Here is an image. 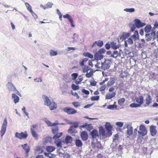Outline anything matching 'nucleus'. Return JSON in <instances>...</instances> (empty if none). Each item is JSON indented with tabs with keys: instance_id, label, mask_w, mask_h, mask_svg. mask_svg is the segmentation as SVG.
<instances>
[{
	"instance_id": "1",
	"label": "nucleus",
	"mask_w": 158,
	"mask_h": 158,
	"mask_svg": "<svg viewBox=\"0 0 158 158\" xmlns=\"http://www.w3.org/2000/svg\"><path fill=\"white\" fill-rule=\"evenodd\" d=\"M28 136V134L26 131L24 132H21L19 133L17 132L15 134V137L20 139H26Z\"/></svg>"
},
{
	"instance_id": "2",
	"label": "nucleus",
	"mask_w": 158,
	"mask_h": 158,
	"mask_svg": "<svg viewBox=\"0 0 158 158\" xmlns=\"http://www.w3.org/2000/svg\"><path fill=\"white\" fill-rule=\"evenodd\" d=\"M139 131H138L139 134L143 136L147 134V130L146 127L143 125H141L139 127Z\"/></svg>"
},
{
	"instance_id": "3",
	"label": "nucleus",
	"mask_w": 158,
	"mask_h": 158,
	"mask_svg": "<svg viewBox=\"0 0 158 158\" xmlns=\"http://www.w3.org/2000/svg\"><path fill=\"white\" fill-rule=\"evenodd\" d=\"M156 33L154 30H152L150 33H146L145 37L147 41H150L152 38H154L155 37Z\"/></svg>"
},
{
	"instance_id": "4",
	"label": "nucleus",
	"mask_w": 158,
	"mask_h": 158,
	"mask_svg": "<svg viewBox=\"0 0 158 158\" xmlns=\"http://www.w3.org/2000/svg\"><path fill=\"white\" fill-rule=\"evenodd\" d=\"M7 121L6 118H5L3 122L1 129L0 131L1 136L2 137L5 134L6 131V128L7 125Z\"/></svg>"
},
{
	"instance_id": "5",
	"label": "nucleus",
	"mask_w": 158,
	"mask_h": 158,
	"mask_svg": "<svg viewBox=\"0 0 158 158\" xmlns=\"http://www.w3.org/2000/svg\"><path fill=\"white\" fill-rule=\"evenodd\" d=\"M123 53V51L121 49L114 50L113 51L111 57L113 58H116L117 57L121 56V55Z\"/></svg>"
},
{
	"instance_id": "6",
	"label": "nucleus",
	"mask_w": 158,
	"mask_h": 158,
	"mask_svg": "<svg viewBox=\"0 0 158 158\" xmlns=\"http://www.w3.org/2000/svg\"><path fill=\"white\" fill-rule=\"evenodd\" d=\"M63 110L69 114H73L77 113V111L76 110H74L73 108L71 107H66L63 109Z\"/></svg>"
},
{
	"instance_id": "7",
	"label": "nucleus",
	"mask_w": 158,
	"mask_h": 158,
	"mask_svg": "<svg viewBox=\"0 0 158 158\" xmlns=\"http://www.w3.org/2000/svg\"><path fill=\"white\" fill-rule=\"evenodd\" d=\"M110 64L111 62L109 60H105L104 62H102V70H105L109 69L110 66Z\"/></svg>"
},
{
	"instance_id": "8",
	"label": "nucleus",
	"mask_w": 158,
	"mask_h": 158,
	"mask_svg": "<svg viewBox=\"0 0 158 158\" xmlns=\"http://www.w3.org/2000/svg\"><path fill=\"white\" fill-rule=\"evenodd\" d=\"M91 146L93 148L97 147V148H101V143L97 140V139L94 140L92 139L91 142Z\"/></svg>"
},
{
	"instance_id": "9",
	"label": "nucleus",
	"mask_w": 158,
	"mask_h": 158,
	"mask_svg": "<svg viewBox=\"0 0 158 158\" xmlns=\"http://www.w3.org/2000/svg\"><path fill=\"white\" fill-rule=\"evenodd\" d=\"M74 125L71 126L69 128L68 130L69 133L72 134L75 132H76L75 129V128L78 127L79 124L78 123H74Z\"/></svg>"
},
{
	"instance_id": "10",
	"label": "nucleus",
	"mask_w": 158,
	"mask_h": 158,
	"mask_svg": "<svg viewBox=\"0 0 158 158\" xmlns=\"http://www.w3.org/2000/svg\"><path fill=\"white\" fill-rule=\"evenodd\" d=\"M135 25L137 28H140L145 26L146 24L145 23L141 22L140 20L136 19H135Z\"/></svg>"
},
{
	"instance_id": "11",
	"label": "nucleus",
	"mask_w": 158,
	"mask_h": 158,
	"mask_svg": "<svg viewBox=\"0 0 158 158\" xmlns=\"http://www.w3.org/2000/svg\"><path fill=\"white\" fill-rule=\"evenodd\" d=\"M106 130L108 131V134L110 135H111L112 134L111 131L112 129V126L109 123H107L105 125Z\"/></svg>"
},
{
	"instance_id": "12",
	"label": "nucleus",
	"mask_w": 158,
	"mask_h": 158,
	"mask_svg": "<svg viewBox=\"0 0 158 158\" xmlns=\"http://www.w3.org/2000/svg\"><path fill=\"white\" fill-rule=\"evenodd\" d=\"M91 135L93 138L92 139H94V140H95V139H97V138H98L99 137L98 131L96 130L92 131L91 132Z\"/></svg>"
},
{
	"instance_id": "13",
	"label": "nucleus",
	"mask_w": 158,
	"mask_h": 158,
	"mask_svg": "<svg viewBox=\"0 0 158 158\" xmlns=\"http://www.w3.org/2000/svg\"><path fill=\"white\" fill-rule=\"evenodd\" d=\"M150 131L151 135L153 136H155L157 132L156 129V127L153 126H151L150 128Z\"/></svg>"
},
{
	"instance_id": "14",
	"label": "nucleus",
	"mask_w": 158,
	"mask_h": 158,
	"mask_svg": "<svg viewBox=\"0 0 158 158\" xmlns=\"http://www.w3.org/2000/svg\"><path fill=\"white\" fill-rule=\"evenodd\" d=\"M43 98L44 100V105L48 106L52 102L49 98L45 95L43 96Z\"/></svg>"
},
{
	"instance_id": "15",
	"label": "nucleus",
	"mask_w": 158,
	"mask_h": 158,
	"mask_svg": "<svg viewBox=\"0 0 158 158\" xmlns=\"http://www.w3.org/2000/svg\"><path fill=\"white\" fill-rule=\"evenodd\" d=\"M25 5L27 10L31 12V15H34V14L35 15L36 17L37 15L32 10V7L27 2H25Z\"/></svg>"
},
{
	"instance_id": "16",
	"label": "nucleus",
	"mask_w": 158,
	"mask_h": 158,
	"mask_svg": "<svg viewBox=\"0 0 158 158\" xmlns=\"http://www.w3.org/2000/svg\"><path fill=\"white\" fill-rule=\"evenodd\" d=\"M116 77H113L110 78V80L108 82L107 85L108 87H110L113 85L117 81Z\"/></svg>"
},
{
	"instance_id": "17",
	"label": "nucleus",
	"mask_w": 158,
	"mask_h": 158,
	"mask_svg": "<svg viewBox=\"0 0 158 158\" xmlns=\"http://www.w3.org/2000/svg\"><path fill=\"white\" fill-rule=\"evenodd\" d=\"M43 120L49 127L55 126L58 124V123H51L49 120L46 118H44Z\"/></svg>"
},
{
	"instance_id": "18",
	"label": "nucleus",
	"mask_w": 158,
	"mask_h": 158,
	"mask_svg": "<svg viewBox=\"0 0 158 158\" xmlns=\"http://www.w3.org/2000/svg\"><path fill=\"white\" fill-rule=\"evenodd\" d=\"M110 45L111 48L114 50L120 49L119 48L120 47V44H117L116 43L114 42H112L110 43Z\"/></svg>"
},
{
	"instance_id": "19",
	"label": "nucleus",
	"mask_w": 158,
	"mask_h": 158,
	"mask_svg": "<svg viewBox=\"0 0 158 158\" xmlns=\"http://www.w3.org/2000/svg\"><path fill=\"white\" fill-rule=\"evenodd\" d=\"M7 87L9 91H14L16 90V88L14 85L10 82H8L7 85Z\"/></svg>"
},
{
	"instance_id": "20",
	"label": "nucleus",
	"mask_w": 158,
	"mask_h": 158,
	"mask_svg": "<svg viewBox=\"0 0 158 158\" xmlns=\"http://www.w3.org/2000/svg\"><path fill=\"white\" fill-rule=\"evenodd\" d=\"M116 93L115 92H113L112 93H109L106 94V99H110L112 98H113L116 95Z\"/></svg>"
},
{
	"instance_id": "21",
	"label": "nucleus",
	"mask_w": 158,
	"mask_h": 158,
	"mask_svg": "<svg viewBox=\"0 0 158 158\" xmlns=\"http://www.w3.org/2000/svg\"><path fill=\"white\" fill-rule=\"evenodd\" d=\"M81 137L83 140H86L88 138V136L87 132L85 131H82L81 133Z\"/></svg>"
},
{
	"instance_id": "22",
	"label": "nucleus",
	"mask_w": 158,
	"mask_h": 158,
	"mask_svg": "<svg viewBox=\"0 0 158 158\" xmlns=\"http://www.w3.org/2000/svg\"><path fill=\"white\" fill-rule=\"evenodd\" d=\"M127 128V134L128 135H131L133 133V127L130 125H127L126 126Z\"/></svg>"
},
{
	"instance_id": "23",
	"label": "nucleus",
	"mask_w": 158,
	"mask_h": 158,
	"mask_svg": "<svg viewBox=\"0 0 158 158\" xmlns=\"http://www.w3.org/2000/svg\"><path fill=\"white\" fill-rule=\"evenodd\" d=\"M136 102L138 104H140V106H141L143 103V97L140 96L138 98H135Z\"/></svg>"
},
{
	"instance_id": "24",
	"label": "nucleus",
	"mask_w": 158,
	"mask_h": 158,
	"mask_svg": "<svg viewBox=\"0 0 158 158\" xmlns=\"http://www.w3.org/2000/svg\"><path fill=\"white\" fill-rule=\"evenodd\" d=\"M12 98L15 104L18 102L19 100V97L15 94H12Z\"/></svg>"
},
{
	"instance_id": "25",
	"label": "nucleus",
	"mask_w": 158,
	"mask_h": 158,
	"mask_svg": "<svg viewBox=\"0 0 158 158\" xmlns=\"http://www.w3.org/2000/svg\"><path fill=\"white\" fill-rule=\"evenodd\" d=\"M48 106H49L50 110H52L54 109H56L57 108L56 103L53 101H52L50 104Z\"/></svg>"
},
{
	"instance_id": "26",
	"label": "nucleus",
	"mask_w": 158,
	"mask_h": 158,
	"mask_svg": "<svg viewBox=\"0 0 158 158\" xmlns=\"http://www.w3.org/2000/svg\"><path fill=\"white\" fill-rule=\"evenodd\" d=\"M134 41H136L139 38V34L137 31H135L134 34L131 37Z\"/></svg>"
},
{
	"instance_id": "27",
	"label": "nucleus",
	"mask_w": 158,
	"mask_h": 158,
	"mask_svg": "<svg viewBox=\"0 0 158 158\" xmlns=\"http://www.w3.org/2000/svg\"><path fill=\"white\" fill-rule=\"evenodd\" d=\"M21 146L25 151L26 152H29L30 150V147L28 146L27 144L26 143L24 144H22Z\"/></svg>"
},
{
	"instance_id": "28",
	"label": "nucleus",
	"mask_w": 158,
	"mask_h": 158,
	"mask_svg": "<svg viewBox=\"0 0 158 158\" xmlns=\"http://www.w3.org/2000/svg\"><path fill=\"white\" fill-rule=\"evenodd\" d=\"M103 58V56L96 53L94 55V58L96 60H101Z\"/></svg>"
},
{
	"instance_id": "29",
	"label": "nucleus",
	"mask_w": 158,
	"mask_h": 158,
	"mask_svg": "<svg viewBox=\"0 0 158 158\" xmlns=\"http://www.w3.org/2000/svg\"><path fill=\"white\" fill-rule=\"evenodd\" d=\"M152 27L150 25H147L144 28V31L146 33H149L151 31Z\"/></svg>"
},
{
	"instance_id": "30",
	"label": "nucleus",
	"mask_w": 158,
	"mask_h": 158,
	"mask_svg": "<svg viewBox=\"0 0 158 158\" xmlns=\"http://www.w3.org/2000/svg\"><path fill=\"white\" fill-rule=\"evenodd\" d=\"M31 131L32 136L36 139L38 138V135L36 132L32 128H31Z\"/></svg>"
},
{
	"instance_id": "31",
	"label": "nucleus",
	"mask_w": 158,
	"mask_h": 158,
	"mask_svg": "<svg viewBox=\"0 0 158 158\" xmlns=\"http://www.w3.org/2000/svg\"><path fill=\"white\" fill-rule=\"evenodd\" d=\"M130 36V33H126L125 32L123 33L121 37V39L123 40H124L128 37Z\"/></svg>"
},
{
	"instance_id": "32",
	"label": "nucleus",
	"mask_w": 158,
	"mask_h": 158,
	"mask_svg": "<svg viewBox=\"0 0 158 158\" xmlns=\"http://www.w3.org/2000/svg\"><path fill=\"white\" fill-rule=\"evenodd\" d=\"M75 144L77 147H80L82 146V143L80 139H77L75 140Z\"/></svg>"
},
{
	"instance_id": "33",
	"label": "nucleus",
	"mask_w": 158,
	"mask_h": 158,
	"mask_svg": "<svg viewBox=\"0 0 158 158\" xmlns=\"http://www.w3.org/2000/svg\"><path fill=\"white\" fill-rule=\"evenodd\" d=\"M72 141V137L69 136H67L65 138V142L67 143H71Z\"/></svg>"
},
{
	"instance_id": "34",
	"label": "nucleus",
	"mask_w": 158,
	"mask_h": 158,
	"mask_svg": "<svg viewBox=\"0 0 158 158\" xmlns=\"http://www.w3.org/2000/svg\"><path fill=\"white\" fill-rule=\"evenodd\" d=\"M152 100L150 95H149L146 99V104L149 105L151 103Z\"/></svg>"
},
{
	"instance_id": "35",
	"label": "nucleus",
	"mask_w": 158,
	"mask_h": 158,
	"mask_svg": "<svg viewBox=\"0 0 158 158\" xmlns=\"http://www.w3.org/2000/svg\"><path fill=\"white\" fill-rule=\"evenodd\" d=\"M55 148V147L52 146H48L47 147L46 149L47 151L49 152H51L54 151Z\"/></svg>"
},
{
	"instance_id": "36",
	"label": "nucleus",
	"mask_w": 158,
	"mask_h": 158,
	"mask_svg": "<svg viewBox=\"0 0 158 158\" xmlns=\"http://www.w3.org/2000/svg\"><path fill=\"white\" fill-rule=\"evenodd\" d=\"M44 154L45 156L50 158H54L55 156V155L54 154L47 153L45 152L44 153Z\"/></svg>"
},
{
	"instance_id": "37",
	"label": "nucleus",
	"mask_w": 158,
	"mask_h": 158,
	"mask_svg": "<svg viewBox=\"0 0 158 158\" xmlns=\"http://www.w3.org/2000/svg\"><path fill=\"white\" fill-rule=\"evenodd\" d=\"M95 43L99 47H101L103 44V41L101 40H98L97 41H95Z\"/></svg>"
},
{
	"instance_id": "38",
	"label": "nucleus",
	"mask_w": 158,
	"mask_h": 158,
	"mask_svg": "<svg viewBox=\"0 0 158 158\" xmlns=\"http://www.w3.org/2000/svg\"><path fill=\"white\" fill-rule=\"evenodd\" d=\"M83 78L81 76H80L79 78L77 79L75 82V83L77 85H78L82 81Z\"/></svg>"
},
{
	"instance_id": "39",
	"label": "nucleus",
	"mask_w": 158,
	"mask_h": 158,
	"mask_svg": "<svg viewBox=\"0 0 158 158\" xmlns=\"http://www.w3.org/2000/svg\"><path fill=\"white\" fill-rule=\"evenodd\" d=\"M50 55L51 56H56L57 55V52L53 51V50H50L49 52Z\"/></svg>"
},
{
	"instance_id": "40",
	"label": "nucleus",
	"mask_w": 158,
	"mask_h": 158,
	"mask_svg": "<svg viewBox=\"0 0 158 158\" xmlns=\"http://www.w3.org/2000/svg\"><path fill=\"white\" fill-rule=\"evenodd\" d=\"M95 66L96 68H100L102 69V62H97V64L95 65Z\"/></svg>"
},
{
	"instance_id": "41",
	"label": "nucleus",
	"mask_w": 158,
	"mask_h": 158,
	"mask_svg": "<svg viewBox=\"0 0 158 158\" xmlns=\"http://www.w3.org/2000/svg\"><path fill=\"white\" fill-rule=\"evenodd\" d=\"M53 4L50 2H48L45 5L46 9L48 8H51L52 6L53 5Z\"/></svg>"
},
{
	"instance_id": "42",
	"label": "nucleus",
	"mask_w": 158,
	"mask_h": 158,
	"mask_svg": "<svg viewBox=\"0 0 158 158\" xmlns=\"http://www.w3.org/2000/svg\"><path fill=\"white\" fill-rule=\"evenodd\" d=\"M129 106L132 108H135L140 106V104H138L135 103H132L130 104Z\"/></svg>"
},
{
	"instance_id": "43",
	"label": "nucleus",
	"mask_w": 158,
	"mask_h": 158,
	"mask_svg": "<svg viewBox=\"0 0 158 158\" xmlns=\"http://www.w3.org/2000/svg\"><path fill=\"white\" fill-rule=\"evenodd\" d=\"M94 73L93 70H90L89 73L87 72L86 74V76L88 78L90 77Z\"/></svg>"
},
{
	"instance_id": "44",
	"label": "nucleus",
	"mask_w": 158,
	"mask_h": 158,
	"mask_svg": "<svg viewBox=\"0 0 158 158\" xmlns=\"http://www.w3.org/2000/svg\"><path fill=\"white\" fill-rule=\"evenodd\" d=\"M124 10L127 12H133L135 11V9L133 8H126Z\"/></svg>"
},
{
	"instance_id": "45",
	"label": "nucleus",
	"mask_w": 158,
	"mask_h": 158,
	"mask_svg": "<svg viewBox=\"0 0 158 158\" xmlns=\"http://www.w3.org/2000/svg\"><path fill=\"white\" fill-rule=\"evenodd\" d=\"M86 57H88L90 58H92L93 57V55L89 52H86L83 54Z\"/></svg>"
},
{
	"instance_id": "46",
	"label": "nucleus",
	"mask_w": 158,
	"mask_h": 158,
	"mask_svg": "<svg viewBox=\"0 0 158 158\" xmlns=\"http://www.w3.org/2000/svg\"><path fill=\"white\" fill-rule=\"evenodd\" d=\"M117 106L116 105H111L107 107V108L109 109L113 110L114 108H116Z\"/></svg>"
},
{
	"instance_id": "47",
	"label": "nucleus",
	"mask_w": 158,
	"mask_h": 158,
	"mask_svg": "<svg viewBox=\"0 0 158 158\" xmlns=\"http://www.w3.org/2000/svg\"><path fill=\"white\" fill-rule=\"evenodd\" d=\"M72 88L74 90H78L79 89V85H76L74 84H73L72 85Z\"/></svg>"
},
{
	"instance_id": "48",
	"label": "nucleus",
	"mask_w": 158,
	"mask_h": 158,
	"mask_svg": "<svg viewBox=\"0 0 158 158\" xmlns=\"http://www.w3.org/2000/svg\"><path fill=\"white\" fill-rule=\"evenodd\" d=\"M125 101V99L124 98H122L118 100V104L120 105L122 103H123Z\"/></svg>"
},
{
	"instance_id": "49",
	"label": "nucleus",
	"mask_w": 158,
	"mask_h": 158,
	"mask_svg": "<svg viewBox=\"0 0 158 158\" xmlns=\"http://www.w3.org/2000/svg\"><path fill=\"white\" fill-rule=\"evenodd\" d=\"M105 131L104 129H100L99 130V134L100 136H104L105 135Z\"/></svg>"
},
{
	"instance_id": "50",
	"label": "nucleus",
	"mask_w": 158,
	"mask_h": 158,
	"mask_svg": "<svg viewBox=\"0 0 158 158\" xmlns=\"http://www.w3.org/2000/svg\"><path fill=\"white\" fill-rule=\"evenodd\" d=\"M105 49L104 48H101V49H99L98 50V51L97 53H98V54H103V53H105Z\"/></svg>"
},
{
	"instance_id": "51",
	"label": "nucleus",
	"mask_w": 158,
	"mask_h": 158,
	"mask_svg": "<svg viewBox=\"0 0 158 158\" xmlns=\"http://www.w3.org/2000/svg\"><path fill=\"white\" fill-rule=\"evenodd\" d=\"M57 146L58 147L61 148V143L60 140H57L55 141Z\"/></svg>"
},
{
	"instance_id": "52",
	"label": "nucleus",
	"mask_w": 158,
	"mask_h": 158,
	"mask_svg": "<svg viewBox=\"0 0 158 158\" xmlns=\"http://www.w3.org/2000/svg\"><path fill=\"white\" fill-rule=\"evenodd\" d=\"M99 96H92L91 98V100L93 101H97L99 100Z\"/></svg>"
},
{
	"instance_id": "53",
	"label": "nucleus",
	"mask_w": 158,
	"mask_h": 158,
	"mask_svg": "<svg viewBox=\"0 0 158 158\" xmlns=\"http://www.w3.org/2000/svg\"><path fill=\"white\" fill-rule=\"evenodd\" d=\"M135 25L133 24H131L130 25V27L131 28V30L132 32L133 31L135 30L136 28Z\"/></svg>"
},
{
	"instance_id": "54",
	"label": "nucleus",
	"mask_w": 158,
	"mask_h": 158,
	"mask_svg": "<svg viewBox=\"0 0 158 158\" xmlns=\"http://www.w3.org/2000/svg\"><path fill=\"white\" fill-rule=\"evenodd\" d=\"M52 138L50 136L47 137L46 138V141L47 143H50L52 141Z\"/></svg>"
},
{
	"instance_id": "55",
	"label": "nucleus",
	"mask_w": 158,
	"mask_h": 158,
	"mask_svg": "<svg viewBox=\"0 0 158 158\" xmlns=\"http://www.w3.org/2000/svg\"><path fill=\"white\" fill-rule=\"evenodd\" d=\"M116 125L119 127H122L123 125V123L122 122H117L116 123Z\"/></svg>"
},
{
	"instance_id": "56",
	"label": "nucleus",
	"mask_w": 158,
	"mask_h": 158,
	"mask_svg": "<svg viewBox=\"0 0 158 158\" xmlns=\"http://www.w3.org/2000/svg\"><path fill=\"white\" fill-rule=\"evenodd\" d=\"M63 17L64 18H67L68 20L69 21V19H71L72 18L71 17V16L68 14H66L65 15H64Z\"/></svg>"
},
{
	"instance_id": "57",
	"label": "nucleus",
	"mask_w": 158,
	"mask_h": 158,
	"mask_svg": "<svg viewBox=\"0 0 158 158\" xmlns=\"http://www.w3.org/2000/svg\"><path fill=\"white\" fill-rule=\"evenodd\" d=\"M72 104L75 107H78L80 106V103L77 102H73L72 103Z\"/></svg>"
},
{
	"instance_id": "58",
	"label": "nucleus",
	"mask_w": 158,
	"mask_h": 158,
	"mask_svg": "<svg viewBox=\"0 0 158 158\" xmlns=\"http://www.w3.org/2000/svg\"><path fill=\"white\" fill-rule=\"evenodd\" d=\"M78 76V74L76 73H73L72 74V76L73 77L72 79L75 80L76 79Z\"/></svg>"
},
{
	"instance_id": "59",
	"label": "nucleus",
	"mask_w": 158,
	"mask_h": 158,
	"mask_svg": "<svg viewBox=\"0 0 158 158\" xmlns=\"http://www.w3.org/2000/svg\"><path fill=\"white\" fill-rule=\"evenodd\" d=\"M127 41L129 44H131L133 43L132 39L131 37L129 38Z\"/></svg>"
},
{
	"instance_id": "60",
	"label": "nucleus",
	"mask_w": 158,
	"mask_h": 158,
	"mask_svg": "<svg viewBox=\"0 0 158 158\" xmlns=\"http://www.w3.org/2000/svg\"><path fill=\"white\" fill-rule=\"evenodd\" d=\"M106 88V85H104L101 86L100 88V90L101 91H102L104 90Z\"/></svg>"
},
{
	"instance_id": "61",
	"label": "nucleus",
	"mask_w": 158,
	"mask_h": 158,
	"mask_svg": "<svg viewBox=\"0 0 158 158\" xmlns=\"http://www.w3.org/2000/svg\"><path fill=\"white\" fill-rule=\"evenodd\" d=\"M52 132L54 134H56L58 130V127H55V128H52Z\"/></svg>"
},
{
	"instance_id": "62",
	"label": "nucleus",
	"mask_w": 158,
	"mask_h": 158,
	"mask_svg": "<svg viewBox=\"0 0 158 158\" xmlns=\"http://www.w3.org/2000/svg\"><path fill=\"white\" fill-rule=\"evenodd\" d=\"M63 156L64 158H71L69 154L67 152L64 153Z\"/></svg>"
},
{
	"instance_id": "63",
	"label": "nucleus",
	"mask_w": 158,
	"mask_h": 158,
	"mask_svg": "<svg viewBox=\"0 0 158 158\" xmlns=\"http://www.w3.org/2000/svg\"><path fill=\"white\" fill-rule=\"evenodd\" d=\"M146 52L145 51H143L141 53V56L143 58L145 59L146 58L147 56L146 54Z\"/></svg>"
},
{
	"instance_id": "64",
	"label": "nucleus",
	"mask_w": 158,
	"mask_h": 158,
	"mask_svg": "<svg viewBox=\"0 0 158 158\" xmlns=\"http://www.w3.org/2000/svg\"><path fill=\"white\" fill-rule=\"evenodd\" d=\"M81 91L82 93L86 95H88L89 94V92L88 90H86L84 89H82Z\"/></svg>"
}]
</instances>
